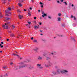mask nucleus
<instances>
[{
	"label": "nucleus",
	"mask_w": 77,
	"mask_h": 77,
	"mask_svg": "<svg viewBox=\"0 0 77 77\" xmlns=\"http://www.w3.org/2000/svg\"><path fill=\"white\" fill-rule=\"evenodd\" d=\"M26 66H28V69H32V68H34V67L30 65H23V66H19V69H21V68L26 67Z\"/></svg>",
	"instance_id": "nucleus-1"
},
{
	"label": "nucleus",
	"mask_w": 77,
	"mask_h": 77,
	"mask_svg": "<svg viewBox=\"0 0 77 77\" xmlns=\"http://www.w3.org/2000/svg\"><path fill=\"white\" fill-rule=\"evenodd\" d=\"M57 72L58 73V74H60V72L61 74H65L66 75H68V71L65 70H61L60 71V70H58L57 71Z\"/></svg>",
	"instance_id": "nucleus-2"
},
{
	"label": "nucleus",
	"mask_w": 77,
	"mask_h": 77,
	"mask_svg": "<svg viewBox=\"0 0 77 77\" xmlns=\"http://www.w3.org/2000/svg\"><path fill=\"white\" fill-rule=\"evenodd\" d=\"M5 25H3L2 27H4L5 29H8V25L6 24V23H5Z\"/></svg>",
	"instance_id": "nucleus-3"
},
{
	"label": "nucleus",
	"mask_w": 77,
	"mask_h": 77,
	"mask_svg": "<svg viewBox=\"0 0 77 77\" xmlns=\"http://www.w3.org/2000/svg\"><path fill=\"white\" fill-rule=\"evenodd\" d=\"M23 17V16L19 14L18 17L20 19H21Z\"/></svg>",
	"instance_id": "nucleus-4"
},
{
	"label": "nucleus",
	"mask_w": 77,
	"mask_h": 77,
	"mask_svg": "<svg viewBox=\"0 0 77 77\" xmlns=\"http://www.w3.org/2000/svg\"><path fill=\"white\" fill-rule=\"evenodd\" d=\"M5 18L6 19V20H7V21H9V20H11L10 18L8 17H5Z\"/></svg>",
	"instance_id": "nucleus-5"
},
{
	"label": "nucleus",
	"mask_w": 77,
	"mask_h": 77,
	"mask_svg": "<svg viewBox=\"0 0 77 77\" xmlns=\"http://www.w3.org/2000/svg\"><path fill=\"white\" fill-rule=\"evenodd\" d=\"M46 58V60H49L51 59V58L49 57H47Z\"/></svg>",
	"instance_id": "nucleus-6"
},
{
	"label": "nucleus",
	"mask_w": 77,
	"mask_h": 77,
	"mask_svg": "<svg viewBox=\"0 0 77 77\" xmlns=\"http://www.w3.org/2000/svg\"><path fill=\"white\" fill-rule=\"evenodd\" d=\"M39 50V48H36L35 49H34V51H37V50Z\"/></svg>",
	"instance_id": "nucleus-7"
},
{
	"label": "nucleus",
	"mask_w": 77,
	"mask_h": 77,
	"mask_svg": "<svg viewBox=\"0 0 77 77\" xmlns=\"http://www.w3.org/2000/svg\"><path fill=\"white\" fill-rule=\"evenodd\" d=\"M38 60H42V57L39 56L38 57Z\"/></svg>",
	"instance_id": "nucleus-8"
},
{
	"label": "nucleus",
	"mask_w": 77,
	"mask_h": 77,
	"mask_svg": "<svg viewBox=\"0 0 77 77\" xmlns=\"http://www.w3.org/2000/svg\"><path fill=\"white\" fill-rule=\"evenodd\" d=\"M2 2L4 4H5V3H6V0H2Z\"/></svg>",
	"instance_id": "nucleus-9"
},
{
	"label": "nucleus",
	"mask_w": 77,
	"mask_h": 77,
	"mask_svg": "<svg viewBox=\"0 0 77 77\" xmlns=\"http://www.w3.org/2000/svg\"><path fill=\"white\" fill-rule=\"evenodd\" d=\"M18 5L20 7H21V6H22V4H21V3H18Z\"/></svg>",
	"instance_id": "nucleus-10"
},
{
	"label": "nucleus",
	"mask_w": 77,
	"mask_h": 77,
	"mask_svg": "<svg viewBox=\"0 0 77 77\" xmlns=\"http://www.w3.org/2000/svg\"><path fill=\"white\" fill-rule=\"evenodd\" d=\"M13 56H18V57H19V56H18V54H15L14 53L13 54Z\"/></svg>",
	"instance_id": "nucleus-11"
},
{
	"label": "nucleus",
	"mask_w": 77,
	"mask_h": 77,
	"mask_svg": "<svg viewBox=\"0 0 77 77\" xmlns=\"http://www.w3.org/2000/svg\"><path fill=\"white\" fill-rule=\"evenodd\" d=\"M52 73H53L52 75H56V74H56V72H52Z\"/></svg>",
	"instance_id": "nucleus-12"
},
{
	"label": "nucleus",
	"mask_w": 77,
	"mask_h": 77,
	"mask_svg": "<svg viewBox=\"0 0 77 77\" xmlns=\"http://www.w3.org/2000/svg\"><path fill=\"white\" fill-rule=\"evenodd\" d=\"M74 18V20H75V19H76V18H75V17H74V16H73H73H72V15H71V18Z\"/></svg>",
	"instance_id": "nucleus-13"
},
{
	"label": "nucleus",
	"mask_w": 77,
	"mask_h": 77,
	"mask_svg": "<svg viewBox=\"0 0 77 77\" xmlns=\"http://www.w3.org/2000/svg\"><path fill=\"white\" fill-rule=\"evenodd\" d=\"M28 14L30 16V15H31V14H32V13L30 12H28Z\"/></svg>",
	"instance_id": "nucleus-14"
},
{
	"label": "nucleus",
	"mask_w": 77,
	"mask_h": 77,
	"mask_svg": "<svg viewBox=\"0 0 77 77\" xmlns=\"http://www.w3.org/2000/svg\"><path fill=\"white\" fill-rule=\"evenodd\" d=\"M11 37H15V35H14V34H11Z\"/></svg>",
	"instance_id": "nucleus-15"
},
{
	"label": "nucleus",
	"mask_w": 77,
	"mask_h": 77,
	"mask_svg": "<svg viewBox=\"0 0 77 77\" xmlns=\"http://www.w3.org/2000/svg\"><path fill=\"white\" fill-rule=\"evenodd\" d=\"M34 28H35V29H38V28H39V27H38V26H35L34 27Z\"/></svg>",
	"instance_id": "nucleus-16"
},
{
	"label": "nucleus",
	"mask_w": 77,
	"mask_h": 77,
	"mask_svg": "<svg viewBox=\"0 0 77 77\" xmlns=\"http://www.w3.org/2000/svg\"><path fill=\"white\" fill-rule=\"evenodd\" d=\"M57 19L58 21H60V17H58Z\"/></svg>",
	"instance_id": "nucleus-17"
},
{
	"label": "nucleus",
	"mask_w": 77,
	"mask_h": 77,
	"mask_svg": "<svg viewBox=\"0 0 77 77\" xmlns=\"http://www.w3.org/2000/svg\"><path fill=\"white\" fill-rule=\"evenodd\" d=\"M17 12H18L19 13H20L21 12V11L19 10L18 9L17 10Z\"/></svg>",
	"instance_id": "nucleus-18"
},
{
	"label": "nucleus",
	"mask_w": 77,
	"mask_h": 77,
	"mask_svg": "<svg viewBox=\"0 0 77 77\" xmlns=\"http://www.w3.org/2000/svg\"><path fill=\"white\" fill-rule=\"evenodd\" d=\"M9 12V11L8 10H6L5 11V12H6V14H7V13Z\"/></svg>",
	"instance_id": "nucleus-19"
},
{
	"label": "nucleus",
	"mask_w": 77,
	"mask_h": 77,
	"mask_svg": "<svg viewBox=\"0 0 77 77\" xmlns=\"http://www.w3.org/2000/svg\"><path fill=\"white\" fill-rule=\"evenodd\" d=\"M63 3H65L66 5H68V4L66 3V2H64Z\"/></svg>",
	"instance_id": "nucleus-20"
},
{
	"label": "nucleus",
	"mask_w": 77,
	"mask_h": 77,
	"mask_svg": "<svg viewBox=\"0 0 77 77\" xmlns=\"http://www.w3.org/2000/svg\"><path fill=\"white\" fill-rule=\"evenodd\" d=\"M34 42H37V40H36L34 39Z\"/></svg>",
	"instance_id": "nucleus-21"
},
{
	"label": "nucleus",
	"mask_w": 77,
	"mask_h": 77,
	"mask_svg": "<svg viewBox=\"0 0 77 77\" xmlns=\"http://www.w3.org/2000/svg\"><path fill=\"white\" fill-rule=\"evenodd\" d=\"M58 15L59 16V17H60V16H61V13L58 14Z\"/></svg>",
	"instance_id": "nucleus-22"
},
{
	"label": "nucleus",
	"mask_w": 77,
	"mask_h": 77,
	"mask_svg": "<svg viewBox=\"0 0 77 77\" xmlns=\"http://www.w3.org/2000/svg\"><path fill=\"white\" fill-rule=\"evenodd\" d=\"M71 39H72V40H73L74 41V38L73 37H71Z\"/></svg>",
	"instance_id": "nucleus-23"
},
{
	"label": "nucleus",
	"mask_w": 77,
	"mask_h": 77,
	"mask_svg": "<svg viewBox=\"0 0 77 77\" xmlns=\"http://www.w3.org/2000/svg\"><path fill=\"white\" fill-rule=\"evenodd\" d=\"M6 68H7V67L6 66H4L3 67V68H4V69H6Z\"/></svg>",
	"instance_id": "nucleus-24"
},
{
	"label": "nucleus",
	"mask_w": 77,
	"mask_h": 77,
	"mask_svg": "<svg viewBox=\"0 0 77 77\" xmlns=\"http://www.w3.org/2000/svg\"><path fill=\"white\" fill-rule=\"evenodd\" d=\"M18 69V67H17L15 68V69L16 70H17Z\"/></svg>",
	"instance_id": "nucleus-25"
},
{
	"label": "nucleus",
	"mask_w": 77,
	"mask_h": 77,
	"mask_svg": "<svg viewBox=\"0 0 77 77\" xmlns=\"http://www.w3.org/2000/svg\"><path fill=\"white\" fill-rule=\"evenodd\" d=\"M10 24V22H7L6 24L8 25V24Z\"/></svg>",
	"instance_id": "nucleus-26"
},
{
	"label": "nucleus",
	"mask_w": 77,
	"mask_h": 77,
	"mask_svg": "<svg viewBox=\"0 0 77 77\" xmlns=\"http://www.w3.org/2000/svg\"><path fill=\"white\" fill-rule=\"evenodd\" d=\"M8 9L9 11H11V8H8Z\"/></svg>",
	"instance_id": "nucleus-27"
},
{
	"label": "nucleus",
	"mask_w": 77,
	"mask_h": 77,
	"mask_svg": "<svg viewBox=\"0 0 77 77\" xmlns=\"http://www.w3.org/2000/svg\"><path fill=\"white\" fill-rule=\"evenodd\" d=\"M43 15L44 16H45V17H47V14H43Z\"/></svg>",
	"instance_id": "nucleus-28"
},
{
	"label": "nucleus",
	"mask_w": 77,
	"mask_h": 77,
	"mask_svg": "<svg viewBox=\"0 0 77 77\" xmlns=\"http://www.w3.org/2000/svg\"><path fill=\"white\" fill-rule=\"evenodd\" d=\"M39 68H40V69H42V68H43V67H42V66H40L39 67Z\"/></svg>",
	"instance_id": "nucleus-29"
},
{
	"label": "nucleus",
	"mask_w": 77,
	"mask_h": 77,
	"mask_svg": "<svg viewBox=\"0 0 77 77\" xmlns=\"http://www.w3.org/2000/svg\"><path fill=\"white\" fill-rule=\"evenodd\" d=\"M5 16H7V17H9V15L7 14H6V15H5Z\"/></svg>",
	"instance_id": "nucleus-30"
},
{
	"label": "nucleus",
	"mask_w": 77,
	"mask_h": 77,
	"mask_svg": "<svg viewBox=\"0 0 77 77\" xmlns=\"http://www.w3.org/2000/svg\"><path fill=\"white\" fill-rule=\"evenodd\" d=\"M41 65V64H37V66H40Z\"/></svg>",
	"instance_id": "nucleus-31"
},
{
	"label": "nucleus",
	"mask_w": 77,
	"mask_h": 77,
	"mask_svg": "<svg viewBox=\"0 0 77 77\" xmlns=\"http://www.w3.org/2000/svg\"><path fill=\"white\" fill-rule=\"evenodd\" d=\"M51 54H52V55H54V53L53 52L51 53Z\"/></svg>",
	"instance_id": "nucleus-32"
},
{
	"label": "nucleus",
	"mask_w": 77,
	"mask_h": 77,
	"mask_svg": "<svg viewBox=\"0 0 77 77\" xmlns=\"http://www.w3.org/2000/svg\"><path fill=\"white\" fill-rule=\"evenodd\" d=\"M12 27H13V28H14H14H15V26H14V25H12Z\"/></svg>",
	"instance_id": "nucleus-33"
},
{
	"label": "nucleus",
	"mask_w": 77,
	"mask_h": 77,
	"mask_svg": "<svg viewBox=\"0 0 77 77\" xmlns=\"http://www.w3.org/2000/svg\"><path fill=\"white\" fill-rule=\"evenodd\" d=\"M42 40L43 41H45V40L44 39H42Z\"/></svg>",
	"instance_id": "nucleus-34"
},
{
	"label": "nucleus",
	"mask_w": 77,
	"mask_h": 77,
	"mask_svg": "<svg viewBox=\"0 0 77 77\" xmlns=\"http://www.w3.org/2000/svg\"><path fill=\"white\" fill-rule=\"evenodd\" d=\"M48 18H49V19H51V17H50V16H48Z\"/></svg>",
	"instance_id": "nucleus-35"
},
{
	"label": "nucleus",
	"mask_w": 77,
	"mask_h": 77,
	"mask_svg": "<svg viewBox=\"0 0 77 77\" xmlns=\"http://www.w3.org/2000/svg\"><path fill=\"white\" fill-rule=\"evenodd\" d=\"M38 12H41V10H38Z\"/></svg>",
	"instance_id": "nucleus-36"
},
{
	"label": "nucleus",
	"mask_w": 77,
	"mask_h": 77,
	"mask_svg": "<svg viewBox=\"0 0 77 77\" xmlns=\"http://www.w3.org/2000/svg\"><path fill=\"white\" fill-rule=\"evenodd\" d=\"M28 24H30V23H31V22H28Z\"/></svg>",
	"instance_id": "nucleus-37"
},
{
	"label": "nucleus",
	"mask_w": 77,
	"mask_h": 77,
	"mask_svg": "<svg viewBox=\"0 0 77 77\" xmlns=\"http://www.w3.org/2000/svg\"><path fill=\"white\" fill-rule=\"evenodd\" d=\"M40 5H43V4L42 3V2H40Z\"/></svg>",
	"instance_id": "nucleus-38"
},
{
	"label": "nucleus",
	"mask_w": 77,
	"mask_h": 77,
	"mask_svg": "<svg viewBox=\"0 0 77 77\" xmlns=\"http://www.w3.org/2000/svg\"><path fill=\"white\" fill-rule=\"evenodd\" d=\"M34 20H36V17H35L34 18Z\"/></svg>",
	"instance_id": "nucleus-39"
},
{
	"label": "nucleus",
	"mask_w": 77,
	"mask_h": 77,
	"mask_svg": "<svg viewBox=\"0 0 77 77\" xmlns=\"http://www.w3.org/2000/svg\"><path fill=\"white\" fill-rule=\"evenodd\" d=\"M5 76H8V74L6 73Z\"/></svg>",
	"instance_id": "nucleus-40"
},
{
	"label": "nucleus",
	"mask_w": 77,
	"mask_h": 77,
	"mask_svg": "<svg viewBox=\"0 0 77 77\" xmlns=\"http://www.w3.org/2000/svg\"><path fill=\"white\" fill-rule=\"evenodd\" d=\"M57 2L58 3H59V2H60L59 1H57Z\"/></svg>",
	"instance_id": "nucleus-41"
},
{
	"label": "nucleus",
	"mask_w": 77,
	"mask_h": 77,
	"mask_svg": "<svg viewBox=\"0 0 77 77\" xmlns=\"http://www.w3.org/2000/svg\"><path fill=\"white\" fill-rule=\"evenodd\" d=\"M3 45H1V48H3Z\"/></svg>",
	"instance_id": "nucleus-42"
},
{
	"label": "nucleus",
	"mask_w": 77,
	"mask_h": 77,
	"mask_svg": "<svg viewBox=\"0 0 77 77\" xmlns=\"http://www.w3.org/2000/svg\"><path fill=\"white\" fill-rule=\"evenodd\" d=\"M31 1L33 3V2L34 1V0H31Z\"/></svg>",
	"instance_id": "nucleus-43"
},
{
	"label": "nucleus",
	"mask_w": 77,
	"mask_h": 77,
	"mask_svg": "<svg viewBox=\"0 0 77 77\" xmlns=\"http://www.w3.org/2000/svg\"><path fill=\"white\" fill-rule=\"evenodd\" d=\"M28 11H29V12H30V10H29V9H28Z\"/></svg>",
	"instance_id": "nucleus-44"
},
{
	"label": "nucleus",
	"mask_w": 77,
	"mask_h": 77,
	"mask_svg": "<svg viewBox=\"0 0 77 77\" xmlns=\"http://www.w3.org/2000/svg\"><path fill=\"white\" fill-rule=\"evenodd\" d=\"M9 39H7V41H9Z\"/></svg>",
	"instance_id": "nucleus-45"
},
{
	"label": "nucleus",
	"mask_w": 77,
	"mask_h": 77,
	"mask_svg": "<svg viewBox=\"0 0 77 77\" xmlns=\"http://www.w3.org/2000/svg\"><path fill=\"white\" fill-rule=\"evenodd\" d=\"M43 5H41V8H43Z\"/></svg>",
	"instance_id": "nucleus-46"
},
{
	"label": "nucleus",
	"mask_w": 77,
	"mask_h": 77,
	"mask_svg": "<svg viewBox=\"0 0 77 77\" xmlns=\"http://www.w3.org/2000/svg\"><path fill=\"white\" fill-rule=\"evenodd\" d=\"M29 9H30V10H32V8H30Z\"/></svg>",
	"instance_id": "nucleus-47"
},
{
	"label": "nucleus",
	"mask_w": 77,
	"mask_h": 77,
	"mask_svg": "<svg viewBox=\"0 0 77 77\" xmlns=\"http://www.w3.org/2000/svg\"><path fill=\"white\" fill-rule=\"evenodd\" d=\"M42 24V23H39V25H41Z\"/></svg>",
	"instance_id": "nucleus-48"
},
{
	"label": "nucleus",
	"mask_w": 77,
	"mask_h": 77,
	"mask_svg": "<svg viewBox=\"0 0 77 77\" xmlns=\"http://www.w3.org/2000/svg\"><path fill=\"white\" fill-rule=\"evenodd\" d=\"M13 63H10V64L12 65Z\"/></svg>",
	"instance_id": "nucleus-49"
},
{
	"label": "nucleus",
	"mask_w": 77,
	"mask_h": 77,
	"mask_svg": "<svg viewBox=\"0 0 77 77\" xmlns=\"http://www.w3.org/2000/svg\"><path fill=\"white\" fill-rule=\"evenodd\" d=\"M31 39H32V40L33 39V37H32Z\"/></svg>",
	"instance_id": "nucleus-50"
},
{
	"label": "nucleus",
	"mask_w": 77,
	"mask_h": 77,
	"mask_svg": "<svg viewBox=\"0 0 77 77\" xmlns=\"http://www.w3.org/2000/svg\"><path fill=\"white\" fill-rule=\"evenodd\" d=\"M26 10L25 9L24 10V12H26Z\"/></svg>",
	"instance_id": "nucleus-51"
},
{
	"label": "nucleus",
	"mask_w": 77,
	"mask_h": 77,
	"mask_svg": "<svg viewBox=\"0 0 77 77\" xmlns=\"http://www.w3.org/2000/svg\"><path fill=\"white\" fill-rule=\"evenodd\" d=\"M42 17L43 18H44V15H42Z\"/></svg>",
	"instance_id": "nucleus-52"
},
{
	"label": "nucleus",
	"mask_w": 77,
	"mask_h": 77,
	"mask_svg": "<svg viewBox=\"0 0 77 77\" xmlns=\"http://www.w3.org/2000/svg\"><path fill=\"white\" fill-rule=\"evenodd\" d=\"M1 44H3V42H1Z\"/></svg>",
	"instance_id": "nucleus-53"
},
{
	"label": "nucleus",
	"mask_w": 77,
	"mask_h": 77,
	"mask_svg": "<svg viewBox=\"0 0 77 77\" xmlns=\"http://www.w3.org/2000/svg\"><path fill=\"white\" fill-rule=\"evenodd\" d=\"M72 7H73V6H74V5L72 4Z\"/></svg>",
	"instance_id": "nucleus-54"
},
{
	"label": "nucleus",
	"mask_w": 77,
	"mask_h": 77,
	"mask_svg": "<svg viewBox=\"0 0 77 77\" xmlns=\"http://www.w3.org/2000/svg\"><path fill=\"white\" fill-rule=\"evenodd\" d=\"M45 66H47V67H48V66H47V64L45 65Z\"/></svg>",
	"instance_id": "nucleus-55"
},
{
	"label": "nucleus",
	"mask_w": 77,
	"mask_h": 77,
	"mask_svg": "<svg viewBox=\"0 0 77 77\" xmlns=\"http://www.w3.org/2000/svg\"><path fill=\"white\" fill-rule=\"evenodd\" d=\"M23 63H24L23 62L21 63V64H23Z\"/></svg>",
	"instance_id": "nucleus-56"
},
{
	"label": "nucleus",
	"mask_w": 77,
	"mask_h": 77,
	"mask_svg": "<svg viewBox=\"0 0 77 77\" xmlns=\"http://www.w3.org/2000/svg\"><path fill=\"white\" fill-rule=\"evenodd\" d=\"M61 2H63V0H61Z\"/></svg>",
	"instance_id": "nucleus-57"
},
{
	"label": "nucleus",
	"mask_w": 77,
	"mask_h": 77,
	"mask_svg": "<svg viewBox=\"0 0 77 77\" xmlns=\"http://www.w3.org/2000/svg\"><path fill=\"white\" fill-rule=\"evenodd\" d=\"M40 32H42V30H41L40 31Z\"/></svg>",
	"instance_id": "nucleus-58"
},
{
	"label": "nucleus",
	"mask_w": 77,
	"mask_h": 77,
	"mask_svg": "<svg viewBox=\"0 0 77 77\" xmlns=\"http://www.w3.org/2000/svg\"><path fill=\"white\" fill-rule=\"evenodd\" d=\"M44 12H42V14H44Z\"/></svg>",
	"instance_id": "nucleus-59"
},
{
	"label": "nucleus",
	"mask_w": 77,
	"mask_h": 77,
	"mask_svg": "<svg viewBox=\"0 0 77 77\" xmlns=\"http://www.w3.org/2000/svg\"><path fill=\"white\" fill-rule=\"evenodd\" d=\"M60 37H62V35H60Z\"/></svg>",
	"instance_id": "nucleus-60"
},
{
	"label": "nucleus",
	"mask_w": 77,
	"mask_h": 77,
	"mask_svg": "<svg viewBox=\"0 0 77 77\" xmlns=\"http://www.w3.org/2000/svg\"><path fill=\"white\" fill-rule=\"evenodd\" d=\"M0 53H2V51H0Z\"/></svg>",
	"instance_id": "nucleus-61"
},
{
	"label": "nucleus",
	"mask_w": 77,
	"mask_h": 77,
	"mask_svg": "<svg viewBox=\"0 0 77 77\" xmlns=\"http://www.w3.org/2000/svg\"><path fill=\"white\" fill-rule=\"evenodd\" d=\"M1 18H2V17H3V16H1Z\"/></svg>",
	"instance_id": "nucleus-62"
},
{
	"label": "nucleus",
	"mask_w": 77,
	"mask_h": 77,
	"mask_svg": "<svg viewBox=\"0 0 77 77\" xmlns=\"http://www.w3.org/2000/svg\"><path fill=\"white\" fill-rule=\"evenodd\" d=\"M40 35H42L43 34H41Z\"/></svg>",
	"instance_id": "nucleus-63"
},
{
	"label": "nucleus",
	"mask_w": 77,
	"mask_h": 77,
	"mask_svg": "<svg viewBox=\"0 0 77 77\" xmlns=\"http://www.w3.org/2000/svg\"><path fill=\"white\" fill-rule=\"evenodd\" d=\"M20 59H22V58H20Z\"/></svg>",
	"instance_id": "nucleus-64"
}]
</instances>
